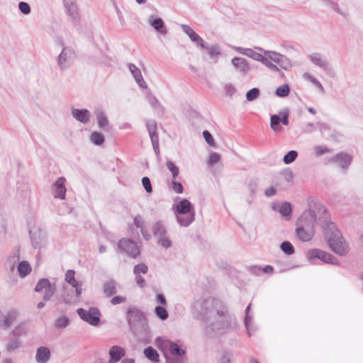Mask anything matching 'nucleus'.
Segmentation results:
<instances>
[{
	"instance_id": "obj_1",
	"label": "nucleus",
	"mask_w": 363,
	"mask_h": 363,
	"mask_svg": "<svg viewBox=\"0 0 363 363\" xmlns=\"http://www.w3.org/2000/svg\"><path fill=\"white\" fill-rule=\"evenodd\" d=\"M192 313L196 319L206 322V333L211 337L224 333L229 325L225 306L212 297L196 301Z\"/></svg>"
},
{
	"instance_id": "obj_2",
	"label": "nucleus",
	"mask_w": 363,
	"mask_h": 363,
	"mask_svg": "<svg viewBox=\"0 0 363 363\" xmlns=\"http://www.w3.org/2000/svg\"><path fill=\"white\" fill-rule=\"evenodd\" d=\"M125 319L129 330L138 340H144L148 335L149 326L144 312L135 306L128 307Z\"/></svg>"
},
{
	"instance_id": "obj_3",
	"label": "nucleus",
	"mask_w": 363,
	"mask_h": 363,
	"mask_svg": "<svg viewBox=\"0 0 363 363\" xmlns=\"http://www.w3.org/2000/svg\"><path fill=\"white\" fill-rule=\"evenodd\" d=\"M325 231V236L331 250L340 256H345L349 248L340 231L337 229L334 223H324L321 227Z\"/></svg>"
},
{
	"instance_id": "obj_4",
	"label": "nucleus",
	"mask_w": 363,
	"mask_h": 363,
	"mask_svg": "<svg viewBox=\"0 0 363 363\" xmlns=\"http://www.w3.org/2000/svg\"><path fill=\"white\" fill-rule=\"evenodd\" d=\"M314 204L315 208L312 207L313 216L318 220V224L322 227L324 223H328L327 220V210L323 203L316 199L310 198L308 199V209H311V205Z\"/></svg>"
},
{
	"instance_id": "obj_5",
	"label": "nucleus",
	"mask_w": 363,
	"mask_h": 363,
	"mask_svg": "<svg viewBox=\"0 0 363 363\" xmlns=\"http://www.w3.org/2000/svg\"><path fill=\"white\" fill-rule=\"evenodd\" d=\"M77 313L82 320L93 326L98 325L100 322L101 313L97 308L91 307L88 311L79 308Z\"/></svg>"
},
{
	"instance_id": "obj_6",
	"label": "nucleus",
	"mask_w": 363,
	"mask_h": 363,
	"mask_svg": "<svg viewBox=\"0 0 363 363\" xmlns=\"http://www.w3.org/2000/svg\"><path fill=\"white\" fill-rule=\"evenodd\" d=\"M75 57L76 55L72 48H63L57 58V65L60 70L64 71L69 67Z\"/></svg>"
},
{
	"instance_id": "obj_7",
	"label": "nucleus",
	"mask_w": 363,
	"mask_h": 363,
	"mask_svg": "<svg viewBox=\"0 0 363 363\" xmlns=\"http://www.w3.org/2000/svg\"><path fill=\"white\" fill-rule=\"evenodd\" d=\"M255 49L260 52H263V53L267 56L271 61L284 69H287L291 66L290 60L285 55L274 51L264 50L262 48L259 47H255Z\"/></svg>"
},
{
	"instance_id": "obj_8",
	"label": "nucleus",
	"mask_w": 363,
	"mask_h": 363,
	"mask_svg": "<svg viewBox=\"0 0 363 363\" xmlns=\"http://www.w3.org/2000/svg\"><path fill=\"white\" fill-rule=\"evenodd\" d=\"M289 108H286L281 111H279V115L274 114L271 116L270 118V127L274 131H279L282 129L280 125V122L284 125H287L289 124Z\"/></svg>"
},
{
	"instance_id": "obj_9",
	"label": "nucleus",
	"mask_w": 363,
	"mask_h": 363,
	"mask_svg": "<svg viewBox=\"0 0 363 363\" xmlns=\"http://www.w3.org/2000/svg\"><path fill=\"white\" fill-rule=\"evenodd\" d=\"M309 259H319L323 262L333 265H339L338 259L331 254L324 252L320 249H312L308 252Z\"/></svg>"
},
{
	"instance_id": "obj_10",
	"label": "nucleus",
	"mask_w": 363,
	"mask_h": 363,
	"mask_svg": "<svg viewBox=\"0 0 363 363\" xmlns=\"http://www.w3.org/2000/svg\"><path fill=\"white\" fill-rule=\"evenodd\" d=\"M64 6L66 9L67 15L70 17L74 26H78L80 23V15L78 11L75 0H63Z\"/></svg>"
},
{
	"instance_id": "obj_11",
	"label": "nucleus",
	"mask_w": 363,
	"mask_h": 363,
	"mask_svg": "<svg viewBox=\"0 0 363 363\" xmlns=\"http://www.w3.org/2000/svg\"><path fill=\"white\" fill-rule=\"evenodd\" d=\"M312 207L315 208L314 204L311 205L310 210H306L303 212L301 216L298 218L296 225H300L306 228L313 229L314 224L315 223H318V220H316L312 215L313 210H312Z\"/></svg>"
},
{
	"instance_id": "obj_12",
	"label": "nucleus",
	"mask_w": 363,
	"mask_h": 363,
	"mask_svg": "<svg viewBox=\"0 0 363 363\" xmlns=\"http://www.w3.org/2000/svg\"><path fill=\"white\" fill-rule=\"evenodd\" d=\"M118 247L133 258H135L140 253L136 243L130 239L123 238L120 240L118 243Z\"/></svg>"
},
{
	"instance_id": "obj_13",
	"label": "nucleus",
	"mask_w": 363,
	"mask_h": 363,
	"mask_svg": "<svg viewBox=\"0 0 363 363\" xmlns=\"http://www.w3.org/2000/svg\"><path fill=\"white\" fill-rule=\"evenodd\" d=\"M65 183V178L60 177L52 184L51 190L55 198L65 199L67 191Z\"/></svg>"
},
{
	"instance_id": "obj_14",
	"label": "nucleus",
	"mask_w": 363,
	"mask_h": 363,
	"mask_svg": "<svg viewBox=\"0 0 363 363\" xmlns=\"http://www.w3.org/2000/svg\"><path fill=\"white\" fill-rule=\"evenodd\" d=\"M75 272L72 269H69L65 274V281L74 288L76 292V297H79L82 291V282L77 281L74 277Z\"/></svg>"
},
{
	"instance_id": "obj_15",
	"label": "nucleus",
	"mask_w": 363,
	"mask_h": 363,
	"mask_svg": "<svg viewBox=\"0 0 363 363\" xmlns=\"http://www.w3.org/2000/svg\"><path fill=\"white\" fill-rule=\"evenodd\" d=\"M235 50L243 55L247 56L248 57H250L256 61L260 62L261 63L263 62L264 60V57H266V55H262L259 52H255L254 50L251 48H245L242 47H237L235 48Z\"/></svg>"
},
{
	"instance_id": "obj_16",
	"label": "nucleus",
	"mask_w": 363,
	"mask_h": 363,
	"mask_svg": "<svg viewBox=\"0 0 363 363\" xmlns=\"http://www.w3.org/2000/svg\"><path fill=\"white\" fill-rule=\"evenodd\" d=\"M199 47L207 50L208 54L209 55L210 57L213 60V62L214 63L217 62L218 57L221 54V50H220V48L219 45H209L205 41H202V43H201L199 44Z\"/></svg>"
},
{
	"instance_id": "obj_17",
	"label": "nucleus",
	"mask_w": 363,
	"mask_h": 363,
	"mask_svg": "<svg viewBox=\"0 0 363 363\" xmlns=\"http://www.w3.org/2000/svg\"><path fill=\"white\" fill-rule=\"evenodd\" d=\"M330 162L337 163L342 169H347L352 162V156L345 152H340L333 157Z\"/></svg>"
},
{
	"instance_id": "obj_18",
	"label": "nucleus",
	"mask_w": 363,
	"mask_h": 363,
	"mask_svg": "<svg viewBox=\"0 0 363 363\" xmlns=\"http://www.w3.org/2000/svg\"><path fill=\"white\" fill-rule=\"evenodd\" d=\"M175 211L177 214H191L195 213L192 204L186 199H182L175 206Z\"/></svg>"
},
{
	"instance_id": "obj_19",
	"label": "nucleus",
	"mask_w": 363,
	"mask_h": 363,
	"mask_svg": "<svg viewBox=\"0 0 363 363\" xmlns=\"http://www.w3.org/2000/svg\"><path fill=\"white\" fill-rule=\"evenodd\" d=\"M295 233L298 239L302 242L310 241L314 235L313 229L306 228L300 225H296Z\"/></svg>"
},
{
	"instance_id": "obj_20",
	"label": "nucleus",
	"mask_w": 363,
	"mask_h": 363,
	"mask_svg": "<svg viewBox=\"0 0 363 363\" xmlns=\"http://www.w3.org/2000/svg\"><path fill=\"white\" fill-rule=\"evenodd\" d=\"M72 116L74 119H76L77 121L86 124L91 117V114L89 111L85 108L82 109H77V108H72Z\"/></svg>"
},
{
	"instance_id": "obj_21",
	"label": "nucleus",
	"mask_w": 363,
	"mask_h": 363,
	"mask_svg": "<svg viewBox=\"0 0 363 363\" xmlns=\"http://www.w3.org/2000/svg\"><path fill=\"white\" fill-rule=\"evenodd\" d=\"M109 355L108 363H116L125 356V350L120 346L114 345L110 349Z\"/></svg>"
},
{
	"instance_id": "obj_22",
	"label": "nucleus",
	"mask_w": 363,
	"mask_h": 363,
	"mask_svg": "<svg viewBox=\"0 0 363 363\" xmlns=\"http://www.w3.org/2000/svg\"><path fill=\"white\" fill-rule=\"evenodd\" d=\"M232 64L240 72L243 74H247L251 69L250 65L248 62L241 57H234L232 59Z\"/></svg>"
},
{
	"instance_id": "obj_23",
	"label": "nucleus",
	"mask_w": 363,
	"mask_h": 363,
	"mask_svg": "<svg viewBox=\"0 0 363 363\" xmlns=\"http://www.w3.org/2000/svg\"><path fill=\"white\" fill-rule=\"evenodd\" d=\"M148 23L160 33L162 35L167 34V30L164 28V23L162 18H155L154 16H150L149 17Z\"/></svg>"
},
{
	"instance_id": "obj_24",
	"label": "nucleus",
	"mask_w": 363,
	"mask_h": 363,
	"mask_svg": "<svg viewBox=\"0 0 363 363\" xmlns=\"http://www.w3.org/2000/svg\"><path fill=\"white\" fill-rule=\"evenodd\" d=\"M128 68L130 69V72L134 77L136 82L138 84L143 88H145L147 86L145 80L143 79V77L142 76L141 72L140 69H138L135 65L133 64H129Z\"/></svg>"
},
{
	"instance_id": "obj_25",
	"label": "nucleus",
	"mask_w": 363,
	"mask_h": 363,
	"mask_svg": "<svg viewBox=\"0 0 363 363\" xmlns=\"http://www.w3.org/2000/svg\"><path fill=\"white\" fill-rule=\"evenodd\" d=\"M50 358V351L46 347H40L35 354V359L38 363H46Z\"/></svg>"
},
{
	"instance_id": "obj_26",
	"label": "nucleus",
	"mask_w": 363,
	"mask_h": 363,
	"mask_svg": "<svg viewBox=\"0 0 363 363\" xmlns=\"http://www.w3.org/2000/svg\"><path fill=\"white\" fill-rule=\"evenodd\" d=\"M182 28L183 31L189 37L191 41L197 43V45L204 41L189 26L182 24Z\"/></svg>"
},
{
	"instance_id": "obj_27",
	"label": "nucleus",
	"mask_w": 363,
	"mask_h": 363,
	"mask_svg": "<svg viewBox=\"0 0 363 363\" xmlns=\"http://www.w3.org/2000/svg\"><path fill=\"white\" fill-rule=\"evenodd\" d=\"M310 60L316 66L321 68H327L329 65L328 61L323 58L320 53H313L309 55Z\"/></svg>"
},
{
	"instance_id": "obj_28",
	"label": "nucleus",
	"mask_w": 363,
	"mask_h": 363,
	"mask_svg": "<svg viewBox=\"0 0 363 363\" xmlns=\"http://www.w3.org/2000/svg\"><path fill=\"white\" fill-rule=\"evenodd\" d=\"M117 283L115 280L111 279L105 281L103 284V291L107 297H111L116 293Z\"/></svg>"
},
{
	"instance_id": "obj_29",
	"label": "nucleus",
	"mask_w": 363,
	"mask_h": 363,
	"mask_svg": "<svg viewBox=\"0 0 363 363\" xmlns=\"http://www.w3.org/2000/svg\"><path fill=\"white\" fill-rule=\"evenodd\" d=\"M96 116L99 127L105 131H108L109 123L105 113L102 111H97L96 112Z\"/></svg>"
},
{
	"instance_id": "obj_30",
	"label": "nucleus",
	"mask_w": 363,
	"mask_h": 363,
	"mask_svg": "<svg viewBox=\"0 0 363 363\" xmlns=\"http://www.w3.org/2000/svg\"><path fill=\"white\" fill-rule=\"evenodd\" d=\"M194 216L195 213H191V214H177V220L182 226H188L194 220Z\"/></svg>"
},
{
	"instance_id": "obj_31",
	"label": "nucleus",
	"mask_w": 363,
	"mask_h": 363,
	"mask_svg": "<svg viewBox=\"0 0 363 363\" xmlns=\"http://www.w3.org/2000/svg\"><path fill=\"white\" fill-rule=\"evenodd\" d=\"M152 233L155 236L161 238L167 235V230L162 221H156L152 227Z\"/></svg>"
},
{
	"instance_id": "obj_32",
	"label": "nucleus",
	"mask_w": 363,
	"mask_h": 363,
	"mask_svg": "<svg viewBox=\"0 0 363 363\" xmlns=\"http://www.w3.org/2000/svg\"><path fill=\"white\" fill-rule=\"evenodd\" d=\"M143 353L146 358L153 362H158L160 361V355L157 351L151 346L146 347Z\"/></svg>"
},
{
	"instance_id": "obj_33",
	"label": "nucleus",
	"mask_w": 363,
	"mask_h": 363,
	"mask_svg": "<svg viewBox=\"0 0 363 363\" xmlns=\"http://www.w3.org/2000/svg\"><path fill=\"white\" fill-rule=\"evenodd\" d=\"M74 288L65 289L63 293L64 301L67 304H71L76 302L79 297H76V294L73 295Z\"/></svg>"
},
{
	"instance_id": "obj_34",
	"label": "nucleus",
	"mask_w": 363,
	"mask_h": 363,
	"mask_svg": "<svg viewBox=\"0 0 363 363\" xmlns=\"http://www.w3.org/2000/svg\"><path fill=\"white\" fill-rule=\"evenodd\" d=\"M17 269L21 278L26 277L31 272V267L27 261H21L18 264Z\"/></svg>"
},
{
	"instance_id": "obj_35",
	"label": "nucleus",
	"mask_w": 363,
	"mask_h": 363,
	"mask_svg": "<svg viewBox=\"0 0 363 363\" xmlns=\"http://www.w3.org/2000/svg\"><path fill=\"white\" fill-rule=\"evenodd\" d=\"M169 351L172 354L178 357L184 354L186 352V350L182 348V345L174 342H169Z\"/></svg>"
},
{
	"instance_id": "obj_36",
	"label": "nucleus",
	"mask_w": 363,
	"mask_h": 363,
	"mask_svg": "<svg viewBox=\"0 0 363 363\" xmlns=\"http://www.w3.org/2000/svg\"><path fill=\"white\" fill-rule=\"evenodd\" d=\"M21 345V341L19 338L13 336V338H11L8 343L6 345V349L8 352L13 351L20 347Z\"/></svg>"
},
{
	"instance_id": "obj_37",
	"label": "nucleus",
	"mask_w": 363,
	"mask_h": 363,
	"mask_svg": "<svg viewBox=\"0 0 363 363\" xmlns=\"http://www.w3.org/2000/svg\"><path fill=\"white\" fill-rule=\"evenodd\" d=\"M278 211L284 217L289 216L292 212V206L289 202L285 201L279 206Z\"/></svg>"
},
{
	"instance_id": "obj_38",
	"label": "nucleus",
	"mask_w": 363,
	"mask_h": 363,
	"mask_svg": "<svg viewBox=\"0 0 363 363\" xmlns=\"http://www.w3.org/2000/svg\"><path fill=\"white\" fill-rule=\"evenodd\" d=\"M303 77L311 82L313 85H315L321 92L325 91V89L322 84L314 76L309 74L308 72H305L303 74Z\"/></svg>"
},
{
	"instance_id": "obj_39",
	"label": "nucleus",
	"mask_w": 363,
	"mask_h": 363,
	"mask_svg": "<svg viewBox=\"0 0 363 363\" xmlns=\"http://www.w3.org/2000/svg\"><path fill=\"white\" fill-rule=\"evenodd\" d=\"M44 290H45V294L43 296V300L45 301H48L54 295V294L56 291V285H55V284L50 282Z\"/></svg>"
},
{
	"instance_id": "obj_40",
	"label": "nucleus",
	"mask_w": 363,
	"mask_h": 363,
	"mask_svg": "<svg viewBox=\"0 0 363 363\" xmlns=\"http://www.w3.org/2000/svg\"><path fill=\"white\" fill-rule=\"evenodd\" d=\"M281 251L287 255H293L295 252L294 247L289 241H284L280 245Z\"/></svg>"
},
{
	"instance_id": "obj_41",
	"label": "nucleus",
	"mask_w": 363,
	"mask_h": 363,
	"mask_svg": "<svg viewBox=\"0 0 363 363\" xmlns=\"http://www.w3.org/2000/svg\"><path fill=\"white\" fill-rule=\"evenodd\" d=\"M154 312L155 315L162 320H165L168 318V312L165 308L157 306L155 308Z\"/></svg>"
},
{
	"instance_id": "obj_42",
	"label": "nucleus",
	"mask_w": 363,
	"mask_h": 363,
	"mask_svg": "<svg viewBox=\"0 0 363 363\" xmlns=\"http://www.w3.org/2000/svg\"><path fill=\"white\" fill-rule=\"evenodd\" d=\"M298 157V152L296 150H290L283 157V162L286 164H289L295 161Z\"/></svg>"
},
{
	"instance_id": "obj_43",
	"label": "nucleus",
	"mask_w": 363,
	"mask_h": 363,
	"mask_svg": "<svg viewBox=\"0 0 363 363\" xmlns=\"http://www.w3.org/2000/svg\"><path fill=\"white\" fill-rule=\"evenodd\" d=\"M290 88L286 84L279 86L277 88L275 94L279 97H286L289 94Z\"/></svg>"
},
{
	"instance_id": "obj_44",
	"label": "nucleus",
	"mask_w": 363,
	"mask_h": 363,
	"mask_svg": "<svg viewBox=\"0 0 363 363\" xmlns=\"http://www.w3.org/2000/svg\"><path fill=\"white\" fill-rule=\"evenodd\" d=\"M91 140L92 143L96 145H101L104 143V135L96 131L93 132L91 135Z\"/></svg>"
},
{
	"instance_id": "obj_45",
	"label": "nucleus",
	"mask_w": 363,
	"mask_h": 363,
	"mask_svg": "<svg viewBox=\"0 0 363 363\" xmlns=\"http://www.w3.org/2000/svg\"><path fill=\"white\" fill-rule=\"evenodd\" d=\"M260 94V91L258 88H252L246 93V99L248 101H252L257 99Z\"/></svg>"
},
{
	"instance_id": "obj_46",
	"label": "nucleus",
	"mask_w": 363,
	"mask_h": 363,
	"mask_svg": "<svg viewBox=\"0 0 363 363\" xmlns=\"http://www.w3.org/2000/svg\"><path fill=\"white\" fill-rule=\"evenodd\" d=\"M147 101L150 104V105L152 106L154 109H161L162 106L160 103V101L157 100V99L152 94H148L147 95Z\"/></svg>"
},
{
	"instance_id": "obj_47",
	"label": "nucleus",
	"mask_w": 363,
	"mask_h": 363,
	"mask_svg": "<svg viewBox=\"0 0 363 363\" xmlns=\"http://www.w3.org/2000/svg\"><path fill=\"white\" fill-rule=\"evenodd\" d=\"M69 324V320L66 316L59 317L55 323V326L57 328H66Z\"/></svg>"
},
{
	"instance_id": "obj_48",
	"label": "nucleus",
	"mask_w": 363,
	"mask_h": 363,
	"mask_svg": "<svg viewBox=\"0 0 363 363\" xmlns=\"http://www.w3.org/2000/svg\"><path fill=\"white\" fill-rule=\"evenodd\" d=\"M26 332L24 324H20L13 329L12 334L14 337L19 338L21 336L25 335Z\"/></svg>"
},
{
	"instance_id": "obj_49",
	"label": "nucleus",
	"mask_w": 363,
	"mask_h": 363,
	"mask_svg": "<svg viewBox=\"0 0 363 363\" xmlns=\"http://www.w3.org/2000/svg\"><path fill=\"white\" fill-rule=\"evenodd\" d=\"M166 166L172 172L173 179H176L179 172V167L176 166L172 161H167L166 162Z\"/></svg>"
},
{
	"instance_id": "obj_50",
	"label": "nucleus",
	"mask_w": 363,
	"mask_h": 363,
	"mask_svg": "<svg viewBox=\"0 0 363 363\" xmlns=\"http://www.w3.org/2000/svg\"><path fill=\"white\" fill-rule=\"evenodd\" d=\"M50 283V281L48 279H40L35 285V291L36 292H40L42 290L45 289Z\"/></svg>"
},
{
	"instance_id": "obj_51",
	"label": "nucleus",
	"mask_w": 363,
	"mask_h": 363,
	"mask_svg": "<svg viewBox=\"0 0 363 363\" xmlns=\"http://www.w3.org/2000/svg\"><path fill=\"white\" fill-rule=\"evenodd\" d=\"M16 313L15 312H10L7 314V315L4 318V325L5 326V328H9L14 320L16 319Z\"/></svg>"
},
{
	"instance_id": "obj_52",
	"label": "nucleus",
	"mask_w": 363,
	"mask_h": 363,
	"mask_svg": "<svg viewBox=\"0 0 363 363\" xmlns=\"http://www.w3.org/2000/svg\"><path fill=\"white\" fill-rule=\"evenodd\" d=\"M203 136L206 142V143L211 146V147H215L216 146V143H215V140L213 139V137L212 136V135L211 134V133L208 131V130H203Z\"/></svg>"
},
{
	"instance_id": "obj_53",
	"label": "nucleus",
	"mask_w": 363,
	"mask_h": 363,
	"mask_svg": "<svg viewBox=\"0 0 363 363\" xmlns=\"http://www.w3.org/2000/svg\"><path fill=\"white\" fill-rule=\"evenodd\" d=\"M272 62V61H271L270 59L267 56H266V57H264V60L263 61L262 64L273 72H279V68L278 65L277 64L276 65L273 64Z\"/></svg>"
},
{
	"instance_id": "obj_54",
	"label": "nucleus",
	"mask_w": 363,
	"mask_h": 363,
	"mask_svg": "<svg viewBox=\"0 0 363 363\" xmlns=\"http://www.w3.org/2000/svg\"><path fill=\"white\" fill-rule=\"evenodd\" d=\"M148 267L145 264H138L135 266L133 272L135 275H140V273L146 274L147 272Z\"/></svg>"
},
{
	"instance_id": "obj_55",
	"label": "nucleus",
	"mask_w": 363,
	"mask_h": 363,
	"mask_svg": "<svg viewBox=\"0 0 363 363\" xmlns=\"http://www.w3.org/2000/svg\"><path fill=\"white\" fill-rule=\"evenodd\" d=\"M258 186V182L257 180L252 179L247 184V189L250 191V195H255L257 191Z\"/></svg>"
},
{
	"instance_id": "obj_56",
	"label": "nucleus",
	"mask_w": 363,
	"mask_h": 363,
	"mask_svg": "<svg viewBox=\"0 0 363 363\" xmlns=\"http://www.w3.org/2000/svg\"><path fill=\"white\" fill-rule=\"evenodd\" d=\"M142 184L147 193H151L152 191L150 179L147 177H143Z\"/></svg>"
},
{
	"instance_id": "obj_57",
	"label": "nucleus",
	"mask_w": 363,
	"mask_h": 363,
	"mask_svg": "<svg viewBox=\"0 0 363 363\" xmlns=\"http://www.w3.org/2000/svg\"><path fill=\"white\" fill-rule=\"evenodd\" d=\"M18 9L21 11V12L23 14L28 15L30 13V6L29 4L24 1H21L18 4Z\"/></svg>"
},
{
	"instance_id": "obj_58",
	"label": "nucleus",
	"mask_w": 363,
	"mask_h": 363,
	"mask_svg": "<svg viewBox=\"0 0 363 363\" xmlns=\"http://www.w3.org/2000/svg\"><path fill=\"white\" fill-rule=\"evenodd\" d=\"M251 304H249L248 306L245 309V325L246 328L249 330L250 329V324L252 319V317L250 315V310Z\"/></svg>"
},
{
	"instance_id": "obj_59",
	"label": "nucleus",
	"mask_w": 363,
	"mask_h": 363,
	"mask_svg": "<svg viewBox=\"0 0 363 363\" xmlns=\"http://www.w3.org/2000/svg\"><path fill=\"white\" fill-rule=\"evenodd\" d=\"M220 160V155L217 152H212L208 158V165H213Z\"/></svg>"
},
{
	"instance_id": "obj_60",
	"label": "nucleus",
	"mask_w": 363,
	"mask_h": 363,
	"mask_svg": "<svg viewBox=\"0 0 363 363\" xmlns=\"http://www.w3.org/2000/svg\"><path fill=\"white\" fill-rule=\"evenodd\" d=\"M158 244H160V245L167 249L171 247L172 242L166 235L163 237L160 238Z\"/></svg>"
},
{
	"instance_id": "obj_61",
	"label": "nucleus",
	"mask_w": 363,
	"mask_h": 363,
	"mask_svg": "<svg viewBox=\"0 0 363 363\" xmlns=\"http://www.w3.org/2000/svg\"><path fill=\"white\" fill-rule=\"evenodd\" d=\"M133 222L138 228L141 230L142 228H145V221L140 215H137L135 216Z\"/></svg>"
},
{
	"instance_id": "obj_62",
	"label": "nucleus",
	"mask_w": 363,
	"mask_h": 363,
	"mask_svg": "<svg viewBox=\"0 0 363 363\" xmlns=\"http://www.w3.org/2000/svg\"><path fill=\"white\" fill-rule=\"evenodd\" d=\"M146 127L150 134L152 132L157 130V123L154 120H149L146 122Z\"/></svg>"
},
{
	"instance_id": "obj_63",
	"label": "nucleus",
	"mask_w": 363,
	"mask_h": 363,
	"mask_svg": "<svg viewBox=\"0 0 363 363\" xmlns=\"http://www.w3.org/2000/svg\"><path fill=\"white\" fill-rule=\"evenodd\" d=\"M281 175L284 178V179L288 182H290L293 180L294 174L291 170L290 169H284L281 172Z\"/></svg>"
},
{
	"instance_id": "obj_64",
	"label": "nucleus",
	"mask_w": 363,
	"mask_h": 363,
	"mask_svg": "<svg viewBox=\"0 0 363 363\" xmlns=\"http://www.w3.org/2000/svg\"><path fill=\"white\" fill-rule=\"evenodd\" d=\"M172 184V189L176 193L182 194L183 192L184 188L180 182H176L175 179H173Z\"/></svg>"
}]
</instances>
